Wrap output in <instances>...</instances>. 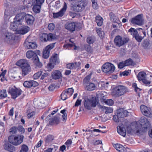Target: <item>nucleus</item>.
I'll use <instances>...</instances> for the list:
<instances>
[{
	"label": "nucleus",
	"instance_id": "c85d7f7f",
	"mask_svg": "<svg viewBox=\"0 0 152 152\" xmlns=\"http://www.w3.org/2000/svg\"><path fill=\"white\" fill-rule=\"evenodd\" d=\"M34 60V62L37 66L39 68H41L42 66V64L39 60V59L38 56H35Z\"/></svg>",
	"mask_w": 152,
	"mask_h": 152
},
{
	"label": "nucleus",
	"instance_id": "f704fd0d",
	"mask_svg": "<svg viewBox=\"0 0 152 152\" xmlns=\"http://www.w3.org/2000/svg\"><path fill=\"white\" fill-rule=\"evenodd\" d=\"M128 32L130 33L131 35H132L134 37L138 34L137 30L132 28H131L129 29L128 31Z\"/></svg>",
	"mask_w": 152,
	"mask_h": 152
},
{
	"label": "nucleus",
	"instance_id": "3c124183",
	"mask_svg": "<svg viewBox=\"0 0 152 152\" xmlns=\"http://www.w3.org/2000/svg\"><path fill=\"white\" fill-rule=\"evenodd\" d=\"M73 46H75L74 50H75L76 49L77 47L75 46V43L73 42H72V44H67L64 45V48H67L69 47H72Z\"/></svg>",
	"mask_w": 152,
	"mask_h": 152
},
{
	"label": "nucleus",
	"instance_id": "4d7b16f0",
	"mask_svg": "<svg viewBox=\"0 0 152 152\" xmlns=\"http://www.w3.org/2000/svg\"><path fill=\"white\" fill-rule=\"evenodd\" d=\"M55 25L53 23H50L48 26V29L50 31H53L55 28Z\"/></svg>",
	"mask_w": 152,
	"mask_h": 152
},
{
	"label": "nucleus",
	"instance_id": "37998d69",
	"mask_svg": "<svg viewBox=\"0 0 152 152\" xmlns=\"http://www.w3.org/2000/svg\"><path fill=\"white\" fill-rule=\"evenodd\" d=\"M48 34L45 33H43L40 36V40L42 42H46L47 41Z\"/></svg>",
	"mask_w": 152,
	"mask_h": 152
},
{
	"label": "nucleus",
	"instance_id": "c03bdc74",
	"mask_svg": "<svg viewBox=\"0 0 152 152\" xmlns=\"http://www.w3.org/2000/svg\"><path fill=\"white\" fill-rule=\"evenodd\" d=\"M7 94L5 90H2L0 92V99H2L7 97Z\"/></svg>",
	"mask_w": 152,
	"mask_h": 152
},
{
	"label": "nucleus",
	"instance_id": "680f3d73",
	"mask_svg": "<svg viewBox=\"0 0 152 152\" xmlns=\"http://www.w3.org/2000/svg\"><path fill=\"white\" fill-rule=\"evenodd\" d=\"M137 41L138 42H140L143 39V37L139 35V34L136 36L134 37Z\"/></svg>",
	"mask_w": 152,
	"mask_h": 152
},
{
	"label": "nucleus",
	"instance_id": "de8ad7c7",
	"mask_svg": "<svg viewBox=\"0 0 152 152\" xmlns=\"http://www.w3.org/2000/svg\"><path fill=\"white\" fill-rule=\"evenodd\" d=\"M124 62L126 66L132 65L134 64L133 61L130 58L126 60Z\"/></svg>",
	"mask_w": 152,
	"mask_h": 152
},
{
	"label": "nucleus",
	"instance_id": "4c0bfd02",
	"mask_svg": "<svg viewBox=\"0 0 152 152\" xmlns=\"http://www.w3.org/2000/svg\"><path fill=\"white\" fill-rule=\"evenodd\" d=\"M54 64L50 61L46 66V68L48 69L47 70L50 72L51 71L52 69L54 67Z\"/></svg>",
	"mask_w": 152,
	"mask_h": 152
},
{
	"label": "nucleus",
	"instance_id": "09e8293b",
	"mask_svg": "<svg viewBox=\"0 0 152 152\" xmlns=\"http://www.w3.org/2000/svg\"><path fill=\"white\" fill-rule=\"evenodd\" d=\"M17 129L15 126H13L10 129V133L12 134H15L17 132Z\"/></svg>",
	"mask_w": 152,
	"mask_h": 152
},
{
	"label": "nucleus",
	"instance_id": "4be33fe9",
	"mask_svg": "<svg viewBox=\"0 0 152 152\" xmlns=\"http://www.w3.org/2000/svg\"><path fill=\"white\" fill-rule=\"evenodd\" d=\"M25 18L26 22L28 25H31L33 24L34 18L32 15L26 14L25 15Z\"/></svg>",
	"mask_w": 152,
	"mask_h": 152
},
{
	"label": "nucleus",
	"instance_id": "412c9836",
	"mask_svg": "<svg viewBox=\"0 0 152 152\" xmlns=\"http://www.w3.org/2000/svg\"><path fill=\"white\" fill-rule=\"evenodd\" d=\"M16 64L21 67L22 68L30 66L27 61L24 59L20 60L17 62Z\"/></svg>",
	"mask_w": 152,
	"mask_h": 152
},
{
	"label": "nucleus",
	"instance_id": "39448f33",
	"mask_svg": "<svg viewBox=\"0 0 152 152\" xmlns=\"http://www.w3.org/2000/svg\"><path fill=\"white\" fill-rule=\"evenodd\" d=\"M22 91L20 88L15 86L10 87L9 88L8 93L11 96L12 98L15 99L20 96L22 93Z\"/></svg>",
	"mask_w": 152,
	"mask_h": 152
},
{
	"label": "nucleus",
	"instance_id": "6e6d98bb",
	"mask_svg": "<svg viewBox=\"0 0 152 152\" xmlns=\"http://www.w3.org/2000/svg\"><path fill=\"white\" fill-rule=\"evenodd\" d=\"M66 68L70 69H74V63H70L66 65Z\"/></svg>",
	"mask_w": 152,
	"mask_h": 152
},
{
	"label": "nucleus",
	"instance_id": "79ce46f5",
	"mask_svg": "<svg viewBox=\"0 0 152 152\" xmlns=\"http://www.w3.org/2000/svg\"><path fill=\"white\" fill-rule=\"evenodd\" d=\"M149 42L148 40L145 39L143 40L142 45L145 49H147L149 47Z\"/></svg>",
	"mask_w": 152,
	"mask_h": 152
},
{
	"label": "nucleus",
	"instance_id": "5fc2aeb1",
	"mask_svg": "<svg viewBox=\"0 0 152 152\" xmlns=\"http://www.w3.org/2000/svg\"><path fill=\"white\" fill-rule=\"evenodd\" d=\"M132 87L134 88L135 91L137 92L141 91V89L138 88L137 86V84L135 83H133L132 84Z\"/></svg>",
	"mask_w": 152,
	"mask_h": 152
},
{
	"label": "nucleus",
	"instance_id": "052dcab7",
	"mask_svg": "<svg viewBox=\"0 0 152 152\" xmlns=\"http://www.w3.org/2000/svg\"><path fill=\"white\" fill-rule=\"evenodd\" d=\"M91 75L90 74L86 76L84 79L83 81L85 83L88 82L91 78Z\"/></svg>",
	"mask_w": 152,
	"mask_h": 152
},
{
	"label": "nucleus",
	"instance_id": "603ef678",
	"mask_svg": "<svg viewBox=\"0 0 152 152\" xmlns=\"http://www.w3.org/2000/svg\"><path fill=\"white\" fill-rule=\"evenodd\" d=\"M150 77L151 78L149 80H148L147 79H145V78L142 81L143 83L146 85H149V84L151 83L152 81L151 78H152V76L150 75Z\"/></svg>",
	"mask_w": 152,
	"mask_h": 152
},
{
	"label": "nucleus",
	"instance_id": "a878e982",
	"mask_svg": "<svg viewBox=\"0 0 152 152\" xmlns=\"http://www.w3.org/2000/svg\"><path fill=\"white\" fill-rule=\"evenodd\" d=\"M4 149L10 152H13L15 151V148L14 146L9 143H6L4 145Z\"/></svg>",
	"mask_w": 152,
	"mask_h": 152
},
{
	"label": "nucleus",
	"instance_id": "0eeeda50",
	"mask_svg": "<svg viewBox=\"0 0 152 152\" xmlns=\"http://www.w3.org/2000/svg\"><path fill=\"white\" fill-rule=\"evenodd\" d=\"M131 23L133 24L142 26L144 24V20L143 18L142 14L137 15L130 20Z\"/></svg>",
	"mask_w": 152,
	"mask_h": 152
},
{
	"label": "nucleus",
	"instance_id": "338daca9",
	"mask_svg": "<svg viewBox=\"0 0 152 152\" xmlns=\"http://www.w3.org/2000/svg\"><path fill=\"white\" fill-rule=\"evenodd\" d=\"M86 50L89 53L92 52V49L91 47L89 45H87L85 48Z\"/></svg>",
	"mask_w": 152,
	"mask_h": 152
},
{
	"label": "nucleus",
	"instance_id": "9b49d317",
	"mask_svg": "<svg viewBox=\"0 0 152 152\" xmlns=\"http://www.w3.org/2000/svg\"><path fill=\"white\" fill-rule=\"evenodd\" d=\"M55 43H52L47 46L43 50L42 57L43 58L47 59L49 56L50 52L51 50L54 47Z\"/></svg>",
	"mask_w": 152,
	"mask_h": 152
},
{
	"label": "nucleus",
	"instance_id": "7c9ffc66",
	"mask_svg": "<svg viewBox=\"0 0 152 152\" xmlns=\"http://www.w3.org/2000/svg\"><path fill=\"white\" fill-rule=\"evenodd\" d=\"M26 56L27 58H30L33 57V59H34L35 56H37V54L32 50H29L26 53Z\"/></svg>",
	"mask_w": 152,
	"mask_h": 152
},
{
	"label": "nucleus",
	"instance_id": "f03ea898",
	"mask_svg": "<svg viewBox=\"0 0 152 152\" xmlns=\"http://www.w3.org/2000/svg\"><path fill=\"white\" fill-rule=\"evenodd\" d=\"M86 0H79L72 4L73 10L76 12H80L83 10L88 4Z\"/></svg>",
	"mask_w": 152,
	"mask_h": 152
},
{
	"label": "nucleus",
	"instance_id": "0e129e2a",
	"mask_svg": "<svg viewBox=\"0 0 152 152\" xmlns=\"http://www.w3.org/2000/svg\"><path fill=\"white\" fill-rule=\"evenodd\" d=\"M119 118H121L118 116V115H115L113 116V119L114 121L116 122H118L119 121Z\"/></svg>",
	"mask_w": 152,
	"mask_h": 152
},
{
	"label": "nucleus",
	"instance_id": "423d86ee",
	"mask_svg": "<svg viewBox=\"0 0 152 152\" xmlns=\"http://www.w3.org/2000/svg\"><path fill=\"white\" fill-rule=\"evenodd\" d=\"M115 68V67L113 64L107 62L103 64L102 69L103 72L110 74L114 72Z\"/></svg>",
	"mask_w": 152,
	"mask_h": 152
},
{
	"label": "nucleus",
	"instance_id": "f3484780",
	"mask_svg": "<svg viewBox=\"0 0 152 152\" xmlns=\"http://www.w3.org/2000/svg\"><path fill=\"white\" fill-rule=\"evenodd\" d=\"M44 1V0H36L35 4L33 7L34 12L36 13H39L40 12L41 5Z\"/></svg>",
	"mask_w": 152,
	"mask_h": 152
},
{
	"label": "nucleus",
	"instance_id": "7ed1b4c3",
	"mask_svg": "<svg viewBox=\"0 0 152 152\" xmlns=\"http://www.w3.org/2000/svg\"><path fill=\"white\" fill-rule=\"evenodd\" d=\"M127 91V88L125 86L118 85L115 87L112 94L115 97H119L124 94Z\"/></svg>",
	"mask_w": 152,
	"mask_h": 152
},
{
	"label": "nucleus",
	"instance_id": "a211bd4d",
	"mask_svg": "<svg viewBox=\"0 0 152 152\" xmlns=\"http://www.w3.org/2000/svg\"><path fill=\"white\" fill-rule=\"evenodd\" d=\"M129 113L127 110L123 108L118 109L117 110V114L121 118L127 116Z\"/></svg>",
	"mask_w": 152,
	"mask_h": 152
},
{
	"label": "nucleus",
	"instance_id": "ddd939ff",
	"mask_svg": "<svg viewBox=\"0 0 152 152\" xmlns=\"http://www.w3.org/2000/svg\"><path fill=\"white\" fill-rule=\"evenodd\" d=\"M140 124L144 128V130L145 132L147 131V128L150 126V122L147 118L144 117H142L140 120Z\"/></svg>",
	"mask_w": 152,
	"mask_h": 152
},
{
	"label": "nucleus",
	"instance_id": "c9c22d12",
	"mask_svg": "<svg viewBox=\"0 0 152 152\" xmlns=\"http://www.w3.org/2000/svg\"><path fill=\"white\" fill-rule=\"evenodd\" d=\"M102 108L105 110V113L106 114L111 113L113 111V108L110 107H106L103 106L102 107Z\"/></svg>",
	"mask_w": 152,
	"mask_h": 152
},
{
	"label": "nucleus",
	"instance_id": "4468645a",
	"mask_svg": "<svg viewBox=\"0 0 152 152\" xmlns=\"http://www.w3.org/2000/svg\"><path fill=\"white\" fill-rule=\"evenodd\" d=\"M24 45L26 48L27 49H35L37 47V45L35 42H31L29 37H28L26 39Z\"/></svg>",
	"mask_w": 152,
	"mask_h": 152
},
{
	"label": "nucleus",
	"instance_id": "864d4df0",
	"mask_svg": "<svg viewBox=\"0 0 152 152\" xmlns=\"http://www.w3.org/2000/svg\"><path fill=\"white\" fill-rule=\"evenodd\" d=\"M51 76L53 79L55 80L57 79V70L53 71L52 73Z\"/></svg>",
	"mask_w": 152,
	"mask_h": 152
},
{
	"label": "nucleus",
	"instance_id": "a19ab883",
	"mask_svg": "<svg viewBox=\"0 0 152 152\" xmlns=\"http://www.w3.org/2000/svg\"><path fill=\"white\" fill-rule=\"evenodd\" d=\"M96 31L100 37L102 38L103 37L104 33L103 31L100 28H96Z\"/></svg>",
	"mask_w": 152,
	"mask_h": 152
},
{
	"label": "nucleus",
	"instance_id": "f257e3e1",
	"mask_svg": "<svg viewBox=\"0 0 152 152\" xmlns=\"http://www.w3.org/2000/svg\"><path fill=\"white\" fill-rule=\"evenodd\" d=\"M10 28L11 29L16 31L17 34H22L27 33L29 29L28 27L25 25H18V24L15 23V21L11 23Z\"/></svg>",
	"mask_w": 152,
	"mask_h": 152
},
{
	"label": "nucleus",
	"instance_id": "b1692460",
	"mask_svg": "<svg viewBox=\"0 0 152 152\" xmlns=\"http://www.w3.org/2000/svg\"><path fill=\"white\" fill-rule=\"evenodd\" d=\"M75 23L74 22L66 24L65 26V28L71 32H72L75 30Z\"/></svg>",
	"mask_w": 152,
	"mask_h": 152
},
{
	"label": "nucleus",
	"instance_id": "20e7f679",
	"mask_svg": "<svg viewBox=\"0 0 152 152\" xmlns=\"http://www.w3.org/2000/svg\"><path fill=\"white\" fill-rule=\"evenodd\" d=\"M24 136L23 135H18L17 136H10L8 138L10 143L13 145L17 146L21 143L23 140Z\"/></svg>",
	"mask_w": 152,
	"mask_h": 152
},
{
	"label": "nucleus",
	"instance_id": "bb28decb",
	"mask_svg": "<svg viewBox=\"0 0 152 152\" xmlns=\"http://www.w3.org/2000/svg\"><path fill=\"white\" fill-rule=\"evenodd\" d=\"M67 8V5L65 2H64L63 7L60 11L58 12V18L62 16L65 12Z\"/></svg>",
	"mask_w": 152,
	"mask_h": 152
},
{
	"label": "nucleus",
	"instance_id": "e2e57ef3",
	"mask_svg": "<svg viewBox=\"0 0 152 152\" xmlns=\"http://www.w3.org/2000/svg\"><path fill=\"white\" fill-rule=\"evenodd\" d=\"M126 66L124 61H123L119 63L118 65V68H119L122 69Z\"/></svg>",
	"mask_w": 152,
	"mask_h": 152
},
{
	"label": "nucleus",
	"instance_id": "1a4fd4ad",
	"mask_svg": "<svg viewBox=\"0 0 152 152\" xmlns=\"http://www.w3.org/2000/svg\"><path fill=\"white\" fill-rule=\"evenodd\" d=\"M129 40L128 38H122L120 36H118L115 39L114 42L117 46L120 47L127 43Z\"/></svg>",
	"mask_w": 152,
	"mask_h": 152
},
{
	"label": "nucleus",
	"instance_id": "393cba45",
	"mask_svg": "<svg viewBox=\"0 0 152 152\" xmlns=\"http://www.w3.org/2000/svg\"><path fill=\"white\" fill-rule=\"evenodd\" d=\"M113 146L117 151L119 152H127L126 148L121 144H114Z\"/></svg>",
	"mask_w": 152,
	"mask_h": 152
},
{
	"label": "nucleus",
	"instance_id": "e433bc0d",
	"mask_svg": "<svg viewBox=\"0 0 152 152\" xmlns=\"http://www.w3.org/2000/svg\"><path fill=\"white\" fill-rule=\"evenodd\" d=\"M57 61V54H55L53 55L50 59V61L56 64Z\"/></svg>",
	"mask_w": 152,
	"mask_h": 152
},
{
	"label": "nucleus",
	"instance_id": "6ab92c4d",
	"mask_svg": "<svg viewBox=\"0 0 152 152\" xmlns=\"http://www.w3.org/2000/svg\"><path fill=\"white\" fill-rule=\"evenodd\" d=\"M23 86L26 88H30L32 86L35 87L38 86V83L33 80L26 81L23 83Z\"/></svg>",
	"mask_w": 152,
	"mask_h": 152
},
{
	"label": "nucleus",
	"instance_id": "ea45409f",
	"mask_svg": "<svg viewBox=\"0 0 152 152\" xmlns=\"http://www.w3.org/2000/svg\"><path fill=\"white\" fill-rule=\"evenodd\" d=\"M28 147L27 145L23 144L21 145V149L20 152H28Z\"/></svg>",
	"mask_w": 152,
	"mask_h": 152
},
{
	"label": "nucleus",
	"instance_id": "6e6552de",
	"mask_svg": "<svg viewBox=\"0 0 152 152\" xmlns=\"http://www.w3.org/2000/svg\"><path fill=\"white\" fill-rule=\"evenodd\" d=\"M84 105L86 109L91 110L92 107H96V100L94 98H92L91 99H87L85 101Z\"/></svg>",
	"mask_w": 152,
	"mask_h": 152
},
{
	"label": "nucleus",
	"instance_id": "473e14b6",
	"mask_svg": "<svg viewBox=\"0 0 152 152\" xmlns=\"http://www.w3.org/2000/svg\"><path fill=\"white\" fill-rule=\"evenodd\" d=\"M12 15L10 13V11L5 10L4 12V18L6 21L9 20Z\"/></svg>",
	"mask_w": 152,
	"mask_h": 152
},
{
	"label": "nucleus",
	"instance_id": "69168bd1",
	"mask_svg": "<svg viewBox=\"0 0 152 152\" xmlns=\"http://www.w3.org/2000/svg\"><path fill=\"white\" fill-rule=\"evenodd\" d=\"M56 86L54 84L51 85L48 87V89L50 91H53L55 88Z\"/></svg>",
	"mask_w": 152,
	"mask_h": 152
},
{
	"label": "nucleus",
	"instance_id": "72a5a7b5",
	"mask_svg": "<svg viewBox=\"0 0 152 152\" xmlns=\"http://www.w3.org/2000/svg\"><path fill=\"white\" fill-rule=\"evenodd\" d=\"M146 73L142 72H140L138 75L137 78L140 80L142 81L146 77Z\"/></svg>",
	"mask_w": 152,
	"mask_h": 152
},
{
	"label": "nucleus",
	"instance_id": "a18cd8bd",
	"mask_svg": "<svg viewBox=\"0 0 152 152\" xmlns=\"http://www.w3.org/2000/svg\"><path fill=\"white\" fill-rule=\"evenodd\" d=\"M47 41H51L55 39L56 37V35L52 33H50L48 35Z\"/></svg>",
	"mask_w": 152,
	"mask_h": 152
},
{
	"label": "nucleus",
	"instance_id": "13d9d810",
	"mask_svg": "<svg viewBox=\"0 0 152 152\" xmlns=\"http://www.w3.org/2000/svg\"><path fill=\"white\" fill-rule=\"evenodd\" d=\"M17 129L20 132H21L22 133H23L25 132V129L22 126H18Z\"/></svg>",
	"mask_w": 152,
	"mask_h": 152
},
{
	"label": "nucleus",
	"instance_id": "cd10ccee",
	"mask_svg": "<svg viewBox=\"0 0 152 152\" xmlns=\"http://www.w3.org/2000/svg\"><path fill=\"white\" fill-rule=\"evenodd\" d=\"M54 138V136L51 134H49L46 136L45 139V141L46 144L51 143Z\"/></svg>",
	"mask_w": 152,
	"mask_h": 152
},
{
	"label": "nucleus",
	"instance_id": "f8f14e48",
	"mask_svg": "<svg viewBox=\"0 0 152 152\" xmlns=\"http://www.w3.org/2000/svg\"><path fill=\"white\" fill-rule=\"evenodd\" d=\"M140 110L142 114L147 117H151L152 115L151 113V109L144 105H142L140 107Z\"/></svg>",
	"mask_w": 152,
	"mask_h": 152
},
{
	"label": "nucleus",
	"instance_id": "5701e85b",
	"mask_svg": "<svg viewBox=\"0 0 152 152\" xmlns=\"http://www.w3.org/2000/svg\"><path fill=\"white\" fill-rule=\"evenodd\" d=\"M96 86L94 83L89 82L86 83L85 89L87 91H91L96 89Z\"/></svg>",
	"mask_w": 152,
	"mask_h": 152
},
{
	"label": "nucleus",
	"instance_id": "9d476101",
	"mask_svg": "<svg viewBox=\"0 0 152 152\" xmlns=\"http://www.w3.org/2000/svg\"><path fill=\"white\" fill-rule=\"evenodd\" d=\"M73 92L74 89L72 88H69L63 91L61 95V99L63 100H66L71 96Z\"/></svg>",
	"mask_w": 152,
	"mask_h": 152
},
{
	"label": "nucleus",
	"instance_id": "49530a36",
	"mask_svg": "<svg viewBox=\"0 0 152 152\" xmlns=\"http://www.w3.org/2000/svg\"><path fill=\"white\" fill-rule=\"evenodd\" d=\"M95 40V38L92 37H89L87 38L86 39L87 42L89 44L93 43Z\"/></svg>",
	"mask_w": 152,
	"mask_h": 152
},
{
	"label": "nucleus",
	"instance_id": "dca6fc26",
	"mask_svg": "<svg viewBox=\"0 0 152 152\" xmlns=\"http://www.w3.org/2000/svg\"><path fill=\"white\" fill-rule=\"evenodd\" d=\"M25 13H21L17 15L14 19V21L15 23H17L18 24V25H23L22 24V22L24 20V17L25 16Z\"/></svg>",
	"mask_w": 152,
	"mask_h": 152
},
{
	"label": "nucleus",
	"instance_id": "bf43d9fd",
	"mask_svg": "<svg viewBox=\"0 0 152 152\" xmlns=\"http://www.w3.org/2000/svg\"><path fill=\"white\" fill-rule=\"evenodd\" d=\"M105 103L109 105H112L113 104V101L111 99H107L105 101Z\"/></svg>",
	"mask_w": 152,
	"mask_h": 152
},
{
	"label": "nucleus",
	"instance_id": "58836bf2",
	"mask_svg": "<svg viewBox=\"0 0 152 152\" xmlns=\"http://www.w3.org/2000/svg\"><path fill=\"white\" fill-rule=\"evenodd\" d=\"M34 103L35 106L38 108L41 109L43 107V104L39 101H34Z\"/></svg>",
	"mask_w": 152,
	"mask_h": 152
},
{
	"label": "nucleus",
	"instance_id": "2f4dec72",
	"mask_svg": "<svg viewBox=\"0 0 152 152\" xmlns=\"http://www.w3.org/2000/svg\"><path fill=\"white\" fill-rule=\"evenodd\" d=\"M96 21L99 26H101L102 24L103 19L101 16L97 15L96 17Z\"/></svg>",
	"mask_w": 152,
	"mask_h": 152
},
{
	"label": "nucleus",
	"instance_id": "2eb2a0df",
	"mask_svg": "<svg viewBox=\"0 0 152 152\" xmlns=\"http://www.w3.org/2000/svg\"><path fill=\"white\" fill-rule=\"evenodd\" d=\"M46 121L48 122L47 126H54L57 122V116L55 115L54 116H48L45 118Z\"/></svg>",
	"mask_w": 152,
	"mask_h": 152
},
{
	"label": "nucleus",
	"instance_id": "8fccbe9b",
	"mask_svg": "<svg viewBox=\"0 0 152 152\" xmlns=\"http://www.w3.org/2000/svg\"><path fill=\"white\" fill-rule=\"evenodd\" d=\"M43 72L42 71H40L39 72L35 74L33 76L34 78L35 79H38L39 77L42 75Z\"/></svg>",
	"mask_w": 152,
	"mask_h": 152
},
{
	"label": "nucleus",
	"instance_id": "774afa93",
	"mask_svg": "<svg viewBox=\"0 0 152 152\" xmlns=\"http://www.w3.org/2000/svg\"><path fill=\"white\" fill-rule=\"evenodd\" d=\"M12 36L10 33H8L5 35V39L6 40L12 38Z\"/></svg>",
	"mask_w": 152,
	"mask_h": 152
},
{
	"label": "nucleus",
	"instance_id": "aec40b11",
	"mask_svg": "<svg viewBox=\"0 0 152 152\" xmlns=\"http://www.w3.org/2000/svg\"><path fill=\"white\" fill-rule=\"evenodd\" d=\"M117 132L121 135L124 137L126 134V130L123 124L117 127Z\"/></svg>",
	"mask_w": 152,
	"mask_h": 152
},
{
	"label": "nucleus",
	"instance_id": "c756f323",
	"mask_svg": "<svg viewBox=\"0 0 152 152\" xmlns=\"http://www.w3.org/2000/svg\"><path fill=\"white\" fill-rule=\"evenodd\" d=\"M22 75L23 77L28 74L30 71L31 68L30 66L27 67H24L22 68Z\"/></svg>",
	"mask_w": 152,
	"mask_h": 152
}]
</instances>
